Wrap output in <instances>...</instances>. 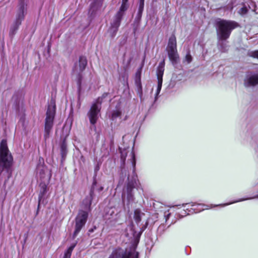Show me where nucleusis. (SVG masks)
I'll return each mask as SVG.
<instances>
[{
  "mask_svg": "<svg viewBox=\"0 0 258 258\" xmlns=\"http://www.w3.org/2000/svg\"><path fill=\"white\" fill-rule=\"evenodd\" d=\"M216 24L219 49L222 52H225L227 50V46L224 41L229 37L232 30L237 27L238 25L234 21L224 20H220Z\"/></svg>",
  "mask_w": 258,
  "mask_h": 258,
  "instance_id": "1",
  "label": "nucleus"
},
{
  "mask_svg": "<svg viewBox=\"0 0 258 258\" xmlns=\"http://www.w3.org/2000/svg\"><path fill=\"white\" fill-rule=\"evenodd\" d=\"M27 2L26 0H19L17 7L15 19L11 25L10 28V35L14 36L21 25L22 21L24 19L27 12Z\"/></svg>",
  "mask_w": 258,
  "mask_h": 258,
  "instance_id": "2",
  "label": "nucleus"
},
{
  "mask_svg": "<svg viewBox=\"0 0 258 258\" xmlns=\"http://www.w3.org/2000/svg\"><path fill=\"white\" fill-rule=\"evenodd\" d=\"M129 6L128 0H121L120 7L111 23L110 31L112 37H114L116 35L120 25L122 18L128 9Z\"/></svg>",
  "mask_w": 258,
  "mask_h": 258,
  "instance_id": "3",
  "label": "nucleus"
},
{
  "mask_svg": "<svg viewBox=\"0 0 258 258\" xmlns=\"http://www.w3.org/2000/svg\"><path fill=\"white\" fill-rule=\"evenodd\" d=\"M166 50L172 63L173 65L176 64L179 60V55L177 50L176 39L174 35L170 37Z\"/></svg>",
  "mask_w": 258,
  "mask_h": 258,
  "instance_id": "4",
  "label": "nucleus"
},
{
  "mask_svg": "<svg viewBox=\"0 0 258 258\" xmlns=\"http://www.w3.org/2000/svg\"><path fill=\"white\" fill-rule=\"evenodd\" d=\"M107 96V93L103 94L101 97H99L96 102L92 104L90 110L88 113V116L91 124L95 125L96 123L99 115L102 99Z\"/></svg>",
  "mask_w": 258,
  "mask_h": 258,
  "instance_id": "5",
  "label": "nucleus"
},
{
  "mask_svg": "<svg viewBox=\"0 0 258 258\" xmlns=\"http://www.w3.org/2000/svg\"><path fill=\"white\" fill-rule=\"evenodd\" d=\"M55 114V105L53 101H51L48 105L46 112L45 122V136H48L53 125V120Z\"/></svg>",
  "mask_w": 258,
  "mask_h": 258,
  "instance_id": "6",
  "label": "nucleus"
},
{
  "mask_svg": "<svg viewBox=\"0 0 258 258\" xmlns=\"http://www.w3.org/2000/svg\"><path fill=\"white\" fill-rule=\"evenodd\" d=\"M108 258H138V252L135 249L124 251L122 249L117 248L113 251Z\"/></svg>",
  "mask_w": 258,
  "mask_h": 258,
  "instance_id": "7",
  "label": "nucleus"
},
{
  "mask_svg": "<svg viewBox=\"0 0 258 258\" xmlns=\"http://www.w3.org/2000/svg\"><path fill=\"white\" fill-rule=\"evenodd\" d=\"M88 218V213L81 211L76 219L75 230L73 235L74 239L78 235L82 227L85 225Z\"/></svg>",
  "mask_w": 258,
  "mask_h": 258,
  "instance_id": "8",
  "label": "nucleus"
},
{
  "mask_svg": "<svg viewBox=\"0 0 258 258\" xmlns=\"http://www.w3.org/2000/svg\"><path fill=\"white\" fill-rule=\"evenodd\" d=\"M258 84V74L248 73L244 80V86L246 87H253Z\"/></svg>",
  "mask_w": 258,
  "mask_h": 258,
  "instance_id": "9",
  "label": "nucleus"
},
{
  "mask_svg": "<svg viewBox=\"0 0 258 258\" xmlns=\"http://www.w3.org/2000/svg\"><path fill=\"white\" fill-rule=\"evenodd\" d=\"M134 187L131 183H128L127 185L126 188V195L123 194L122 196V201L123 203L126 202V206L129 208V205L131 203H132L134 201V195L132 192Z\"/></svg>",
  "mask_w": 258,
  "mask_h": 258,
  "instance_id": "10",
  "label": "nucleus"
},
{
  "mask_svg": "<svg viewBox=\"0 0 258 258\" xmlns=\"http://www.w3.org/2000/svg\"><path fill=\"white\" fill-rule=\"evenodd\" d=\"M187 205H189L192 208L191 210L194 211L195 213H198L203 211L205 209H208L210 206L204 204H197L196 203H190L189 204H183V206L185 207Z\"/></svg>",
  "mask_w": 258,
  "mask_h": 258,
  "instance_id": "11",
  "label": "nucleus"
},
{
  "mask_svg": "<svg viewBox=\"0 0 258 258\" xmlns=\"http://www.w3.org/2000/svg\"><path fill=\"white\" fill-rule=\"evenodd\" d=\"M92 3L90 5V9L89 10V14L90 16H93L95 14V12L99 9L102 6L103 0H92Z\"/></svg>",
  "mask_w": 258,
  "mask_h": 258,
  "instance_id": "12",
  "label": "nucleus"
},
{
  "mask_svg": "<svg viewBox=\"0 0 258 258\" xmlns=\"http://www.w3.org/2000/svg\"><path fill=\"white\" fill-rule=\"evenodd\" d=\"M94 195V190L92 188L90 190L89 195L87 196L85 199L83 201L82 206L83 208L86 210H90V207L92 204V201L93 199Z\"/></svg>",
  "mask_w": 258,
  "mask_h": 258,
  "instance_id": "13",
  "label": "nucleus"
},
{
  "mask_svg": "<svg viewBox=\"0 0 258 258\" xmlns=\"http://www.w3.org/2000/svg\"><path fill=\"white\" fill-rule=\"evenodd\" d=\"M164 66H165V62L164 60H163L162 62H160L159 66L157 68V76L158 81H163L162 77L164 74Z\"/></svg>",
  "mask_w": 258,
  "mask_h": 258,
  "instance_id": "14",
  "label": "nucleus"
},
{
  "mask_svg": "<svg viewBox=\"0 0 258 258\" xmlns=\"http://www.w3.org/2000/svg\"><path fill=\"white\" fill-rule=\"evenodd\" d=\"M47 169L45 166L42 164L38 165L36 168L37 174L39 176L40 178H44L45 177Z\"/></svg>",
  "mask_w": 258,
  "mask_h": 258,
  "instance_id": "15",
  "label": "nucleus"
},
{
  "mask_svg": "<svg viewBox=\"0 0 258 258\" xmlns=\"http://www.w3.org/2000/svg\"><path fill=\"white\" fill-rule=\"evenodd\" d=\"M136 84L138 88L139 92L140 93V97L141 98L142 95V86H141V72L138 71L136 73Z\"/></svg>",
  "mask_w": 258,
  "mask_h": 258,
  "instance_id": "16",
  "label": "nucleus"
},
{
  "mask_svg": "<svg viewBox=\"0 0 258 258\" xmlns=\"http://www.w3.org/2000/svg\"><path fill=\"white\" fill-rule=\"evenodd\" d=\"M47 191V186L45 184H41V188L40 190V194L39 195V205L41 202H43V200L44 199V195Z\"/></svg>",
  "mask_w": 258,
  "mask_h": 258,
  "instance_id": "17",
  "label": "nucleus"
},
{
  "mask_svg": "<svg viewBox=\"0 0 258 258\" xmlns=\"http://www.w3.org/2000/svg\"><path fill=\"white\" fill-rule=\"evenodd\" d=\"M87 64V61L86 58L84 56H81L79 58V72H83Z\"/></svg>",
  "mask_w": 258,
  "mask_h": 258,
  "instance_id": "18",
  "label": "nucleus"
},
{
  "mask_svg": "<svg viewBox=\"0 0 258 258\" xmlns=\"http://www.w3.org/2000/svg\"><path fill=\"white\" fill-rule=\"evenodd\" d=\"M144 213H143L139 209H137L134 211V218L137 223H139L141 221V219Z\"/></svg>",
  "mask_w": 258,
  "mask_h": 258,
  "instance_id": "19",
  "label": "nucleus"
},
{
  "mask_svg": "<svg viewBox=\"0 0 258 258\" xmlns=\"http://www.w3.org/2000/svg\"><path fill=\"white\" fill-rule=\"evenodd\" d=\"M255 198H258V194L257 195L254 196L253 197L245 198V199H240L238 200L231 202L230 203H227L222 204H220V205H214V207H216V206L225 207V206H228V205H231V204H232L234 203H236L237 202H242V201H244L245 200H250V199H255Z\"/></svg>",
  "mask_w": 258,
  "mask_h": 258,
  "instance_id": "20",
  "label": "nucleus"
},
{
  "mask_svg": "<svg viewBox=\"0 0 258 258\" xmlns=\"http://www.w3.org/2000/svg\"><path fill=\"white\" fill-rule=\"evenodd\" d=\"M144 4H139L138 10V13H137V16L136 17V18H135L136 21H140V20L142 18V13H143V12L144 10Z\"/></svg>",
  "mask_w": 258,
  "mask_h": 258,
  "instance_id": "21",
  "label": "nucleus"
},
{
  "mask_svg": "<svg viewBox=\"0 0 258 258\" xmlns=\"http://www.w3.org/2000/svg\"><path fill=\"white\" fill-rule=\"evenodd\" d=\"M77 244V242H75L74 244H72L69 248L67 249V250L65 252L63 258H71V256L72 254V252L76 246Z\"/></svg>",
  "mask_w": 258,
  "mask_h": 258,
  "instance_id": "22",
  "label": "nucleus"
},
{
  "mask_svg": "<svg viewBox=\"0 0 258 258\" xmlns=\"http://www.w3.org/2000/svg\"><path fill=\"white\" fill-rule=\"evenodd\" d=\"M67 144L64 140L61 144L60 150L62 157L63 158L67 154Z\"/></svg>",
  "mask_w": 258,
  "mask_h": 258,
  "instance_id": "23",
  "label": "nucleus"
},
{
  "mask_svg": "<svg viewBox=\"0 0 258 258\" xmlns=\"http://www.w3.org/2000/svg\"><path fill=\"white\" fill-rule=\"evenodd\" d=\"M162 82L161 81H158V85L156 89V92L155 96V101H156L158 98V96L159 94L161 88H162Z\"/></svg>",
  "mask_w": 258,
  "mask_h": 258,
  "instance_id": "24",
  "label": "nucleus"
},
{
  "mask_svg": "<svg viewBox=\"0 0 258 258\" xmlns=\"http://www.w3.org/2000/svg\"><path fill=\"white\" fill-rule=\"evenodd\" d=\"M192 60V57L190 55L189 51H188L187 52V53L185 56V58L183 60V62H186L187 63H189L191 62Z\"/></svg>",
  "mask_w": 258,
  "mask_h": 258,
  "instance_id": "25",
  "label": "nucleus"
},
{
  "mask_svg": "<svg viewBox=\"0 0 258 258\" xmlns=\"http://www.w3.org/2000/svg\"><path fill=\"white\" fill-rule=\"evenodd\" d=\"M121 115V111L119 110H115L113 111L111 115V119L112 120H115L117 117H119Z\"/></svg>",
  "mask_w": 258,
  "mask_h": 258,
  "instance_id": "26",
  "label": "nucleus"
},
{
  "mask_svg": "<svg viewBox=\"0 0 258 258\" xmlns=\"http://www.w3.org/2000/svg\"><path fill=\"white\" fill-rule=\"evenodd\" d=\"M248 11V9L247 5L246 4H244L242 5V7L239 9L238 13L240 15H244Z\"/></svg>",
  "mask_w": 258,
  "mask_h": 258,
  "instance_id": "27",
  "label": "nucleus"
},
{
  "mask_svg": "<svg viewBox=\"0 0 258 258\" xmlns=\"http://www.w3.org/2000/svg\"><path fill=\"white\" fill-rule=\"evenodd\" d=\"M249 55L251 57L258 59V50L250 52Z\"/></svg>",
  "mask_w": 258,
  "mask_h": 258,
  "instance_id": "28",
  "label": "nucleus"
},
{
  "mask_svg": "<svg viewBox=\"0 0 258 258\" xmlns=\"http://www.w3.org/2000/svg\"><path fill=\"white\" fill-rule=\"evenodd\" d=\"M246 5H247L248 10H251L252 11H255V5L253 3H250V5L246 3Z\"/></svg>",
  "mask_w": 258,
  "mask_h": 258,
  "instance_id": "29",
  "label": "nucleus"
},
{
  "mask_svg": "<svg viewBox=\"0 0 258 258\" xmlns=\"http://www.w3.org/2000/svg\"><path fill=\"white\" fill-rule=\"evenodd\" d=\"M132 165L133 167V171L135 172V166H136V160H135V156L133 153H132Z\"/></svg>",
  "mask_w": 258,
  "mask_h": 258,
  "instance_id": "30",
  "label": "nucleus"
},
{
  "mask_svg": "<svg viewBox=\"0 0 258 258\" xmlns=\"http://www.w3.org/2000/svg\"><path fill=\"white\" fill-rule=\"evenodd\" d=\"M139 4H144V0H140Z\"/></svg>",
  "mask_w": 258,
  "mask_h": 258,
  "instance_id": "31",
  "label": "nucleus"
},
{
  "mask_svg": "<svg viewBox=\"0 0 258 258\" xmlns=\"http://www.w3.org/2000/svg\"><path fill=\"white\" fill-rule=\"evenodd\" d=\"M169 215H170L169 213L167 214V215H165V216L166 217V220L169 218Z\"/></svg>",
  "mask_w": 258,
  "mask_h": 258,
  "instance_id": "32",
  "label": "nucleus"
},
{
  "mask_svg": "<svg viewBox=\"0 0 258 258\" xmlns=\"http://www.w3.org/2000/svg\"><path fill=\"white\" fill-rule=\"evenodd\" d=\"M74 71L78 72V69H77V66H76L75 69V70H74Z\"/></svg>",
  "mask_w": 258,
  "mask_h": 258,
  "instance_id": "33",
  "label": "nucleus"
},
{
  "mask_svg": "<svg viewBox=\"0 0 258 258\" xmlns=\"http://www.w3.org/2000/svg\"><path fill=\"white\" fill-rule=\"evenodd\" d=\"M80 83H80V80H79V81H78V84H79V85H80Z\"/></svg>",
  "mask_w": 258,
  "mask_h": 258,
  "instance_id": "34",
  "label": "nucleus"
}]
</instances>
